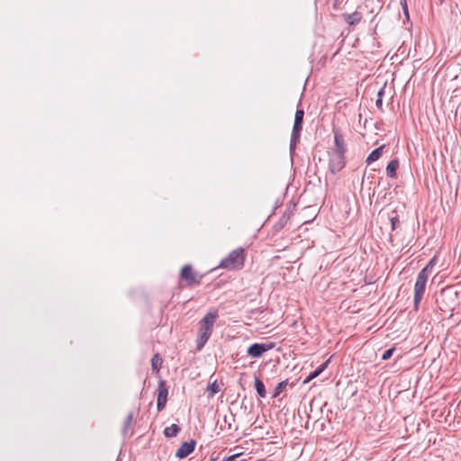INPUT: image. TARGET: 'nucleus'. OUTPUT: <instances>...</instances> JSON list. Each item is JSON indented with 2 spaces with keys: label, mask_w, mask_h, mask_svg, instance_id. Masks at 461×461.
Segmentation results:
<instances>
[{
  "label": "nucleus",
  "mask_w": 461,
  "mask_h": 461,
  "mask_svg": "<svg viewBox=\"0 0 461 461\" xmlns=\"http://www.w3.org/2000/svg\"><path fill=\"white\" fill-rule=\"evenodd\" d=\"M218 318L217 312H207L199 321L198 338L196 339V349L201 350L210 339L212 327Z\"/></svg>",
  "instance_id": "obj_1"
},
{
  "label": "nucleus",
  "mask_w": 461,
  "mask_h": 461,
  "mask_svg": "<svg viewBox=\"0 0 461 461\" xmlns=\"http://www.w3.org/2000/svg\"><path fill=\"white\" fill-rule=\"evenodd\" d=\"M246 259L245 249L241 247L230 251L222 258L219 267L227 270H240L243 268Z\"/></svg>",
  "instance_id": "obj_2"
},
{
  "label": "nucleus",
  "mask_w": 461,
  "mask_h": 461,
  "mask_svg": "<svg viewBox=\"0 0 461 461\" xmlns=\"http://www.w3.org/2000/svg\"><path fill=\"white\" fill-rule=\"evenodd\" d=\"M429 278L428 267H423L418 274L414 285L413 308L418 311L420 303L425 293L426 284Z\"/></svg>",
  "instance_id": "obj_3"
},
{
  "label": "nucleus",
  "mask_w": 461,
  "mask_h": 461,
  "mask_svg": "<svg viewBox=\"0 0 461 461\" xmlns=\"http://www.w3.org/2000/svg\"><path fill=\"white\" fill-rule=\"evenodd\" d=\"M203 277V275L195 272L190 264L185 265L179 273L180 281H185L187 287L201 285Z\"/></svg>",
  "instance_id": "obj_4"
},
{
  "label": "nucleus",
  "mask_w": 461,
  "mask_h": 461,
  "mask_svg": "<svg viewBox=\"0 0 461 461\" xmlns=\"http://www.w3.org/2000/svg\"><path fill=\"white\" fill-rule=\"evenodd\" d=\"M456 298L457 292H454L451 288H445L441 290L437 303L441 311H450L453 310Z\"/></svg>",
  "instance_id": "obj_5"
},
{
  "label": "nucleus",
  "mask_w": 461,
  "mask_h": 461,
  "mask_svg": "<svg viewBox=\"0 0 461 461\" xmlns=\"http://www.w3.org/2000/svg\"><path fill=\"white\" fill-rule=\"evenodd\" d=\"M329 170L332 175L340 172L346 166V157L344 154L329 152Z\"/></svg>",
  "instance_id": "obj_6"
},
{
  "label": "nucleus",
  "mask_w": 461,
  "mask_h": 461,
  "mask_svg": "<svg viewBox=\"0 0 461 461\" xmlns=\"http://www.w3.org/2000/svg\"><path fill=\"white\" fill-rule=\"evenodd\" d=\"M274 347L275 344L273 342L254 343L249 347L247 353L253 358H258L261 357L267 351L272 349Z\"/></svg>",
  "instance_id": "obj_7"
},
{
  "label": "nucleus",
  "mask_w": 461,
  "mask_h": 461,
  "mask_svg": "<svg viewBox=\"0 0 461 461\" xmlns=\"http://www.w3.org/2000/svg\"><path fill=\"white\" fill-rule=\"evenodd\" d=\"M158 398H157V409L158 411H161L167 403L168 395V386L167 381L160 379L158 384Z\"/></svg>",
  "instance_id": "obj_8"
},
{
  "label": "nucleus",
  "mask_w": 461,
  "mask_h": 461,
  "mask_svg": "<svg viewBox=\"0 0 461 461\" xmlns=\"http://www.w3.org/2000/svg\"><path fill=\"white\" fill-rule=\"evenodd\" d=\"M332 131L334 134V148L330 151L345 155L347 152V145L340 130L333 128Z\"/></svg>",
  "instance_id": "obj_9"
},
{
  "label": "nucleus",
  "mask_w": 461,
  "mask_h": 461,
  "mask_svg": "<svg viewBox=\"0 0 461 461\" xmlns=\"http://www.w3.org/2000/svg\"><path fill=\"white\" fill-rule=\"evenodd\" d=\"M196 442L194 440L183 442L176 453L178 458H185L194 452Z\"/></svg>",
  "instance_id": "obj_10"
},
{
  "label": "nucleus",
  "mask_w": 461,
  "mask_h": 461,
  "mask_svg": "<svg viewBox=\"0 0 461 461\" xmlns=\"http://www.w3.org/2000/svg\"><path fill=\"white\" fill-rule=\"evenodd\" d=\"M134 419V414L132 411H130L128 415L126 416L122 427V435L123 438H129L131 437L132 432H129L130 429L132 426Z\"/></svg>",
  "instance_id": "obj_11"
},
{
  "label": "nucleus",
  "mask_w": 461,
  "mask_h": 461,
  "mask_svg": "<svg viewBox=\"0 0 461 461\" xmlns=\"http://www.w3.org/2000/svg\"><path fill=\"white\" fill-rule=\"evenodd\" d=\"M343 20L349 25H356L362 20V14L355 11L352 14H342Z\"/></svg>",
  "instance_id": "obj_12"
},
{
  "label": "nucleus",
  "mask_w": 461,
  "mask_h": 461,
  "mask_svg": "<svg viewBox=\"0 0 461 461\" xmlns=\"http://www.w3.org/2000/svg\"><path fill=\"white\" fill-rule=\"evenodd\" d=\"M399 167V160L397 158L392 159L386 166V175L390 178H396L397 169Z\"/></svg>",
  "instance_id": "obj_13"
},
{
  "label": "nucleus",
  "mask_w": 461,
  "mask_h": 461,
  "mask_svg": "<svg viewBox=\"0 0 461 461\" xmlns=\"http://www.w3.org/2000/svg\"><path fill=\"white\" fill-rule=\"evenodd\" d=\"M384 145H382L376 149H375L369 155L368 157L366 158V162L367 165H370L372 164L373 162L378 160L382 155H383V150L384 149Z\"/></svg>",
  "instance_id": "obj_14"
},
{
  "label": "nucleus",
  "mask_w": 461,
  "mask_h": 461,
  "mask_svg": "<svg viewBox=\"0 0 461 461\" xmlns=\"http://www.w3.org/2000/svg\"><path fill=\"white\" fill-rule=\"evenodd\" d=\"M254 386L260 398H266L267 391L264 383L255 375Z\"/></svg>",
  "instance_id": "obj_15"
},
{
  "label": "nucleus",
  "mask_w": 461,
  "mask_h": 461,
  "mask_svg": "<svg viewBox=\"0 0 461 461\" xmlns=\"http://www.w3.org/2000/svg\"><path fill=\"white\" fill-rule=\"evenodd\" d=\"M163 359L158 353L153 355L151 358V368L155 373H158L162 366Z\"/></svg>",
  "instance_id": "obj_16"
},
{
  "label": "nucleus",
  "mask_w": 461,
  "mask_h": 461,
  "mask_svg": "<svg viewBox=\"0 0 461 461\" xmlns=\"http://www.w3.org/2000/svg\"><path fill=\"white\" fill-rule=\"evenodd\" d=\"M181 430L180 427L176 424H172L169 427H167L164 429V435L166 438H173L176 437L179 431Z\"/></svg>",
  "instance_id": "obj_17"
},
{
  "label": "nucleus",
  "mask_w": 461,
  "mask_h": 461,
  "mask_svg": "<svg viewBox=\"0 0 461 461\" xmlns=\"http://www.w3.org/2000/svg\"><path fill=\"white\" fill-rule=\"evenodd\" d=\"M287 384H288L287 380L279 382L274 390L272 397L276 398L277 396H279L280 393L286 388Z\"/></svg>",
  "instance_id": "obj_18"
},
{
  "label": "nucleus",
  "mask_w": 461,
  "mask_h": 461,
  "mask_svg": "<svg viewBox=\"0 0 461 461\" xmlns=\"http://www.w3.org/2000/svg\"><path fill=\"white\" fill-rule=\"evenodd\" d=\"M207 391L209 392L208 397H212L215 393L220 392V385L218 384L217 381L209 384L207 386Z\"/></svg>",
  "instance_id": "obj_19"
},
{
  "label": "nucleus",
  "mask_w": 461,
  "mask_h": 461,
  "mask_svg": "<svg viewBox=\"0 0 461 461\" xmlns=\"http://www.w3.org/2000/svg\"><path fill=\"white\" fill-rule=\"evenodd\" d=\"M302 130H303L302 123L294 122V127H293L291 137H293L294 139H300Z\"/></svg>",
  "instance_id": "obj_20"
},
{
  "label": "nucleus",
  "mask_w": 461,
  "mask_h": 461,
  "mask_svg": "<svg viewBox=\"0 0 461 461\" xmlns=\"http://www.w3.org/2000/svg\"><path fill=\"white\" fill-rule=\"evenodd\" d=\"M304 111L303 109H297L294 115L295 123H303Z\"/></svg>",
  "instance_id": "obj_21"
},
{
  "label": "nucleus",
  "mask_w": 461,
  "mask_h": 461,
  "mask_svg": "<svg viewBox=\"0 0 461 461\" xmlns=\"http://www.w3.org/2000/svg\"><path fill=\"white\" fill-rule=\"evenodd\" d=\"M394 352V348H388L386 349L383 354H382V359L383 360H388L389 358H391V357L393 356Z\"/></svg>",
  "instance_id": "obj_22"
},
{
  "label": "nucleus",
  "mask_w": 461,
  "mask_h": 461,
  "mask_svg": "<svg viewBox=\"0 0 461 461\" xmlns=\"http://www.w3.org/2000/svg\"><path fill=\"white\" fill-rule=\"evenodd\" d=\"M390 221H391L392 230H394L400 223L398 216L397 215L392 216L390 218Z\"/></svg>",
  "instance_id": "obj_23"
},
{
  "label": "nucleus",
  "mask_w": 461,
  "mask_h": 461,
  "mask_svg": "<svg viewBox=\"0 0 461 461\" xmlns=\"http://www.w3.org/2000/svg\"><path fill=\"white\" fill-rule=\"evenodd\" d=\"M289 215L284 214L278 221L277 225L281 229L283 228L288 221Z\"/></svg>",
  "instance_id": "obj_24"
},
{
  "label": "nucleus",
  "mask_w": 461,
  "mask_h": 461,
  "mask_svg": "<svg viewBox=\"0 0 461 461\" xmlns=\"http://www.w3.org/2000/svg\"><path fill=\"white\" fill-rule=\"evenodd\" d=\"M299 141H300V139H294V138L291 137V140H290V151H291V153L295 150L296 146H297Z\"/></svg>",
  "instance_id": "obj_25"
},
{
  "label": "nucleus",
  "mask_w": 461,
  "mask_h": 461,
  "mask_svg": "<svg viewBox=\"0 0 461 461\" xmlns=\"http://www.w3.org/2000/svg\"><path fill=\"white\" fill-rule=\"evenodd\" d=\"M387 86V82H384L382 87L377 92V98L383 99L384 94H385V88Z\"/></svg>",
  "instance_id": "obj_26"
},
{
  "label": "nucleus",
  "mask_w": 461,
  "mask_h": 461,
  "mask_svg": "<svg viewBox=\"0 0 461 461\" xmlns=\"http://www.w3.org/2000/svg\"><path fill=\"white\" fill-rule=\"evenodd\" d=\"M329 363L330 359H328L316 368V371L319 373V375H321L327 368Z\"/></svg>",
  "instance_id": "obj_27"
},
{
  "label": "nucleus",
  "mask_w": 461,
  "mask_h": 461,
  "mask_svg": "<svg viewBox=\"0 0 461 461\" xmlns=\"http://www.w3.org/2000/svg\"><path fill=\"white\" fill-rule=\"evenodd\" d=\"M223 420H224L225 426H227L228 429H231V421H234L235 418L231 414L230 417V420H228L227 416H225Z\"/></svg>",
  "instance_id": "obj_28"
},
{
  "label": "nucleus",
  "mask_w": 461,
  "mask_h": 461,
  "mask_svg": "<svg viewBox=\"0 0 461 461\" xmlns=\"http://www.w3.org/2000/svg\"><path fill=\"white\" fill-rule=\"evenodd\" d=\"M401 5L402 7V10H403V13H404V15H405L406 19H409V12H408V6H407L406 0H402L401 1Z\"/></svg>",
  "instance_id": "obj_29"
},
{
  "label": "nucleus",
  "mask_w": 461,
  "mask_h": 461,
  "mask_svg": "<svg viewBox=\"0 0 461 461\" xmlns=\"http://www.w3.org/2000/svg\"><path fill=\"white\" fill-rule=\"evenodd\" d=\"M318 375H319V373H318V372L316 371V369H315L313 372H312V373L307 376V378L304 380V382H303V383H304V384H305V383H309V382H310V381H312V379L316 378Z\"/></svg>",
  "instance_id": "obj_30"
},
{
  "label": "nucleus",
  "mask_w": 461,
  "mask_h": 461,
  "mask_svg": "<svg viewBox=\"0 0 461 461\" xmlns=\"http://www.w3.org/2000/svg\"><path fill=\"white\" fill-rule=\"evenodd\" d=\"M241 455H242L241 453H237V454H234V455H231L230 456L223 458L221 461H237V458L239 456H240Z\"/></svg>",
  "instance_id": "obj_31"
},
{
  "label": "nucleus",
  "mask_w": 461,
  "mask_h": 461,
  "mask_svg": "<svg viewBox=\"0 0 461 461\" xmlns=\"http://www.w3.org/2000/svg\"><path fill=\"white\" fill-rule=\"evenodd\" d=\"M375 106L377 107V109L379 111L383 112L384 111V109H383V99L376 98Z\"/></svg>",
  "instance_id": "obj_32"
},
{
  "label": "nucleus",
  "mask_w": 461,
  "mask_h": 461,
  "mask_svg": "<svg viewBox=\"0 0 461 461\" xmlns=\"http://www.w3.org/2000/svg\"><path fill=\"white\" fill-rule=\"evenodd\" d=\"M434 260H435V258H432V259L429 262V264L425 267H428V273H429V275L430 274L431 269H432V267H433Z\"/></svg>",
  "instance_id": "obj_33"
}]
</instances>
